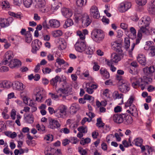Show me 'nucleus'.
Returning a JSON list of instances; mask_svg holds the SVG:
<instances>
[{"label":"nucleus","mask_w":155,"mask_h":155,"mask_svg":"<svg viewBox=\"0 0 155 155\" xmlns=\"http://www.w3.org/2000/svg\"><path fill=\"white\" fill-rule=\"evenodd\" d=\"M74 19L76 23L81 22L82 26L84 27L88 26L91 22L88 15L84 13L76 12L74 14Z\"/></svg>","instance_id":"1"},{"label":"nucleus","mask_w":155,"mask_h":155,"mask_svg":"<svg viewBox=\"0 0 155 155\" xmlns=\"http://www.w3.org/2000/svg\"><path fill=\"white\" fill-rule=\"evenodd\" d=\"M117 85L118 88L122 92L126 93L130 89L129 83L126 80L123 78L122 77L117 76Z\"/></svg>","instance_id":"2"},{"label":"nucleus","mask_w":155,"mask_h":155,"mask_svg":"<svg viewBox=\"0 0 155 155\" xmlns=\"http://www.w3.org/2000/svg\"><path fill=\"white\" fill-rule=\"evenodd\" d=\"M104 35L102 31L100 29H94L91 32V37L94 41L100 42L104 38Z\"/></svg>","instance_id":"3"},{"label":"nucleus","mask_w":155,"mask_h":155,"mask_svg":"<svg viewBox=\"0 0 155 155\" xmlns=\"http://www.w3.org/2000/svg\"><path fill=\"white\" fill-rule=\"evenodd\" d=\"M67 107L64 105H61L56 110L55 116L58 118H64L67 114Z\"/></svg>","instance_id":"4"},{"label":"nucleus","mask_w":155,"mask_h":155,"mask_svg":"<svg viewBox=\"0 0 155 155\" xmlns=\"http://www.w3.org/2000/svg\"><path fill=\"white\" fill-rule=\"evenodd\" d=\"M12 87L15 90L18 91H23L22 92L20 93L21 96H22L23 93L25 94H27L28 93L27 91L26 90H25V86L22 83L18 81H15L13 83Z\"/></svg>","instance_id":"5"},{"label":"nucleus","mask_w":155,"mask_h":155,"mask_svg":"<svg viewBox=\"0 0 155 155\" xmlns=\"http://www.w3.org/2000/svg\"><path fill=\"white\" fill-rule=\"evenodd\" d=\"M122 39L119 38L117 40V61H120L123 58V53L121 48L122 44Z\"/></svg>","instance_id":"6"},{"label":"nucleus","mask_w":155,"mask_h":155,"mask_svg":"<svg viewBox=\"0 0 155 155\" xmlns=\"http://www.w3.org/2000/svg\"><path fill=\"white\" fill-rule=\"evenodd\" d=\"M45 2V0H38L36 2L35 7L42 13L47 12L48 9L46 7Z\"/></svg>","instance_id":"7"},{"label":"nucleus","mask_w":155,"mask_h":155,"mask_svg":"<svg viewBox=\"0 0 155 155\" xmlns=\"http://www.w3.org/2000/svg\"><path fill=\"white\" fill-rule=\"evenodd\" d=\"M151 21L150 18L147 15L142 17L138 23L139 26H143L147 27L149 25Z\"/></svg>","instance_id":"8"},{"label":"nucleus","mask_w":155,"mask_h":155,"mask_svg":"<svg viewBox=\"0 0 155 155\" xmlns=\"http://www.w3.org/2000/svg\"><path fill=\"white\" fill-rule=\"evenodd\" d=\"M116 53H114L111 54L110 61H107V60H106L107 65L109 66H110V69L113 72L115 71L116 70V68L114 66V64H115L116 63Z\"/></svg>","instance_id":"9"},{"label":"nucleus","mask_w":155,"mask_h":155,"mask_svg":"<svg viewBox=\"0 0 155 155\" xmlns=\"http://www.w3.org/2000/svg\"><path fill=\"white\" fill-rule=\"evenodd\" d=\"M131 5L130 2H125L121 3L119 5L118 9L120 12H124L127 11L131 7Z\"/></svg>","instance_id":"10"},{"label":"nucleus","mask_w":155,"mask_h":155,"mask_svg":"<svg viewBox=\"0 0 155 155\" xmlns=\"http://www.w3.org/2000/svg\"><path fill=\"white\" fill-rule=\"evenodd\" d=\"M90 12L91 16L94 18L98 19L100 18V13L98 8L96 5L91 6Z\"/></svg>","instance_id":"11"},{"label":"nucleus","mask_w":155,"mask_h":155,"mask_svg":"<svg viewBox=\"0 0 155 155\" xmlns=\"http://www.w3.org/2000/svg\"><path fill=\"white\" fill-rule=\"evenodd\" d=\"M86 45L85 41H78L75 45V48L77 51L82 52L84 50Z\"/></svg>","instance_id":"12"},{"label":"nucleus","mask_w":155,"mask_h":155,"mask_svg":"<svg viewBox=\"0 0 155 155\" xmlns=\"http://www.w3.org/2000/svg\"><path fill=\"white\" fill-rule=\"evenodd\" d=\"M140 79H142L140 85V88L142 90H144L145 87L149 84L152 81V79L151 78L145 76L143 77L142 78H140Z\"/></svg>","instance_id":"13"},{"label":"nucleus","mask_w":155,"mask_h":155,"mask_svg":"<svg viewBox=\"0 0 155 155\" xmlns=\"http://www.w3.org/2000/svg\"><path fill=\"white\" fill-rule=\"evenodd\" d=\"M34 94L36 96V101L38 102H42V91L39 88H36L34 90Z\"/></svg>","instance_id":"14"},{"label":"nucleus","mask_w":155,"mask_h":155,"mask_svg":"<svg viewBox=\"0 0 155 155\" xmlns=\"http://www.w3.org/2000/svg\"><path fill=\"white\" fill-rule=\"evenodd\" d=\"M32 51L35 53L39 50L41 46V43L38 39H35L34 40L32 43Z\"/></svg>","instance_id":"15"},{"label":"nucleus","mask_w":155,"mask_h":155,"mask_svg":"<svg viewBox=\"0 0 155 155\" xmlns=\"http://www.w3.org/2000/svg\"><path fill=\"white\" fill-rule=\"evenodd\" d=\"M13 53L11 51H7L5 55L4 61L2 62L3 64L5 65L8 63V60L12 58L13 57Z\"/></svg>","instance_id":"16"},{"label":"nucleus","mask_w":155,"mask_h":155,"mask_svg":"<svg viewBox=\"0 0 155 155\" xmlns=\"http://www.w3.org/2000/svg\"><path fill=\"white\" fill-rule=\"evenodd\" d=\"M148 11L152 14H155V0H151L148 4Z\"/></svg>","instance_id":"17"},{"label":"nucleus","mask_w":155,"mask_h":155,"mask_svg":"<svg viewBox=\"0 0 155 155\" xmlns=\"http://www.w3.org/2000/svg\"><path fill=\"white\" fill-rule=\"evenodd\" d=\"M140 28L138 31L137 35L139 37H142V34L145 35H148L149 34L148 30L147 27L143 26H139Z\"/></svg>","instance_id":"18"},{"label":"nucleus","mask_w":155,"mask_h":155,"mask_svg":"<svg viewBox=\"0 0 155 155\" xmlns=\"http://www.w3.org/2000/svg\"><path fill=\"white\" fill-rule=\"evenodd\" d=\"M61 12L63 15L66 18H70L73 14L71 10L66 8H63L61 10Z\"/></svg>","instance_id":"19"},{"label":"nucleus","mask_w":155,"mask_h":155,"mask_svg":"<svg viewBox=\"0 0 155 155\" xmlns=\"http://www.w3.org/2000/svg\"><path fill=\"white\" fill-rule=\"evenodd\" d=\"M50 26L52 28H58L60 25V22L58 20L55 19L50 20L49 21Z\"/></svg>","instance_id":"20"},{"label":"nucleus","mask_w":155,"mask_h":155,"mask_svg":"<svg viewBox=\"0 0 155 155\" xmlns=\"http://www.w3.org/2000/svg\"><path fill=\"white\" fill-rule=\"evenodd\" d=\"M129 107V109L127 110V112L131 114L133 116H136L137 114V112L135 105H131Z\"/></svg>","instance_id":"21"},{"label":"nucleus","mask_w":155,"mask_h":155,"mask_svg":"<svg viewBox=\"0 0 155 155\" xmlns=\"http://www.w3.org/2000/svg\"><path fill=\"white\" fill-rule=\"evenodd\" d=\"M141 150V152L143 153H144L145 155H148L147 153H146V150H147V152H149V153H150L152 151V149L151 147L148 145L144 146L142 145L140 147Z\"/></svg>","instance_id":"22"},{"label":"nucleus","mask_w":155,"mask_h":155,"mask_svg":"<svg viewBox=\"0 0 155 155\" xmlns=\"http://www.w3.org/2000/svg\"><path fill=\"white\" fill-rule=\"evenodd\" d=\"M155 68L153 66H150L149 67H146L143 68V71L147 75H149L152 74L155 71Z\"/></svg>","instance_id":"23"},{"label":"nucleus","mask_w":155,"mask_h":155,"mask_svg":"<svg viewBox=\"0 0 155 155\" xmlns=\"http://www.w3.org/2000/svg\"><path fill=\"white\" fill-rule=\"evenodd\" d=\"M21 65V62L18 59H14L11 61L9 64V66L12 68Z\"/></svg>","instance_id":"24"},{"label":"nucleus","mask_w":155,"mask_h":155,"mask_svg":"<svg viewBox=\"0 0 155 155\" xmlns=\"http://www.w3.org/2000/svg\"><path fill=\"white\" fill-rule=\"evenodd\" d=\"M137 60L142 65H145L146 64V59L145 56L143 54H139L137 58Z\"/></svg>","instance_id":"25"},{"label":"nucleus","mask_w":155,"mask_h":155,"mask_svg":"<svg viewBox=\"0 0 155 155\" xmlns=\"http://www.w3.org/2000/svg\"><path fill=\"white\" fill-rule=\"evenodd\" d=\"M60 125L58 121L54 120H51L49 122V127L50 128L54 129L56 127H59Z\"/></svg>","instance_id":"26"},{"label":"nucleus","mask_w":155,"mask_h":155,"mask_svg":"<svg viewBox=\"0 0 155 155\" xmlns=\"http://www.w3.org/2000/svg\"><path fill=\"white\" fill-rule=\"evenodd\" d=\"M0 25L2 28H5L8 26L10 24L8 19L0 18Z\"/></svg>","instance_id":"27"},{"label":"nucleus","mask_w":155,"mask_h":155,"mask_svg":"<svg viewBox=\"0 0 155 155\" xmlns=\"http://www.w3.org/2000/svg\"><path fill=\"white\" fill-rule=\"evenodd\" d=\"M100 74L103 79H107L109 78V73L105 69L101 68L100 70Z\"/></svg>","instance_id":"28"},{"label":"nucleus","mask_w":155,"mask_h":155,"mask_svg":"<svg viewBox=\"0 0 155 155\" xmlns=\"http://www.w3.org/2000/svg\"><path fill=\"white\" fill-rule=\"evenodd\" d=\"M80 107L78 104L76 103L72 104L70 107L71 112L72 113H76L79 109Z\"/></svg>","instance_id":"29"},{"label":"nucleus","mask_w":155,"mask_h":155,"mask_svg":"<svg viewBox=\"0 0 155 155\" xmlns=\"http://www.w3.org/2000/svg\"><path fill=\"white\" fill-rule=\"evenodd\" d=\"M127 117L126 115L124 114H117V123H122L124 118Z\"/></svg>","instance_id":"30"},{"label":"nucleus","mask_w":155,"mask_h":155,"mask_svg":"<svg viewBox=\"0 0 155 155\" xmlns=\"http://www.w3.org/2000/svg\"><path fill=\"white\" fill-rule=\"evenodd\" d=\"M59 48L61 50L65 49L66 46V43L65 40L63 38H60L59 39Z\"/></svg>","instance_id":"31"},{"label":"nucleus","mask_w":155,"mask_h":155,"mask_svg":"<svg viewBox=\"0 0 155 155\" xmlns=\"http://www.w3.org/2000/svg\"><path fill=\"white\" fill-rule=\"evenodd\" d=\"M25 120L26 122L29 123H32L34 122V117L32 114H29L25 118Z\"/></svg>","instance_id":"32"},{"label":"nucleus","mask_w":155,"mask_h":155,"mask_svg":"<svg viewBox=\"0 0 155 155\" xmlns=\"http://www.w3.org/2000/svg\"><path fill=\"white\" fill-rule=\"evenodd\" d=\"M77 6L80 7L85 6L87 2V0H76Z\"/></svg>","instance_id":"33"},{"label":"nucleus","mask_w":155,"mask_h":155,"mask_svg":"<svg viewBox=\"0 0 155 155\" xmlns=\"http://www.w3.org/2000/svg\"><path fill=\"white\" fill-rule=\"evenodd\" d=\"M134 142L135 145L139 147H140L142 144L143 140L140 137H138L135 138L134 140Z\"/></svg>","instance_id":"34"},{"label":"nucleus","mask_w":155,"mask_h":155,"mask_svg":"<svg viewBox=\"0 0 155 155\" xmlns=\"http://www.w3.org/2000/svg\"><path fill=\"white\" fill-rule=\"evenodd\" d=\"M62 34V31L60 30L54 31L52 32V35L55 38L60 36Z\"/></svg>","instance_id":"35"},{"label":"nucleus","mask_w":155,"mask_h":155,"mask_svg":"<svg viewBox=\"0 0 155 155\" xmlns=\"http://www.w3.org/2000/svg\"><path fill=\"white\" fill-rule=\"evenodd\" d=\"M134 100V98L132 97L131 96L125 103V106L126 107H128L130 106L131 105H134L133 104V103Z\"/></svg>","instance_id":"36"},{"label":"nucleus","mask_w":155,"mask_h":155,"mask_svg":"<svg viewBox=\"0 0 155 155\" xmlns=\"http://www.w3.org/2000/svg\"><path fill=\"white\" fill-rule=\"evenodd\" d=\"M2 8L3 9L8 10L10 8L9 2L7 1H3L2 3Z\"/></svg>","instance_id":"37"},{"label":"nucleus","mask_w":155,"mask_h":155,"mask_svg":"<svg viewBox=\"0 0 155 155\" xmlns=\"http://www.w3.org/2000/svg\"><path fill=\"white\" fill-rule=\"evenodd\" d=\"M123 97L122 94H117V103L119 104H122L123 102Z\"/></svg>","instance_id":"38"},{"label":"nucleus","mask_w":155,"mask_h":155,"mask_svg":"<svg viewBox=\"0 0 155 155\" xmlns=\"http://www.w3.org/2000/svg\"><path fill=\"white\" fill-rule=\"evenodd\" d=\"M3 88H9L12 86L13 83L9 81H3Z\"/></svg>","instance_id":"39"},{"label":"nucleus","mask_w":155,"mask_h":155,"mask_svg":"<svg viewBox=\"0 0 155 155\" xmlns=\"http://www.w3.org/2000/svg\"><path fill=\"white\" fill-rule=\"evenodd\" d=\"M77 34L79 37V38L78 39V41H85V35H84V34H82L81 31H78Z\"/></svg>","instance_id":"40"},{"label":"nucleus","mask_w":155,"mask_h":155,"mask_svg":"<svg viewBox=\"0 0 155 155\" xmlns=\"http://www.w3.org/2000/svg\"><path fill=\"white\" fill-rule=\"evenodd\" d=\"M124 43L125 48L126 49H128L130 45V40L129 38L126 37L124 38Z\"/></svg>","instance_id":"41"},{"label":"nucleus","mask_w":155,"mask_h":155,"mask_svg":"<svg viewBox=\"0 0 155 155\" xmlns=\"http://www.w3.org/2000/svg\"><path fill=\"white\" fill-rule=\"evenodd\" d=\"M86 54H92L93 53L94 50L90 47L86 46L84 50Z\"/></svg>","instance_id":"42"},{"label":"nucleus","mask_w":155,"mask_h":155,"mask_svg":"<svg viewBox=\"0 0 155 155\" xmlns=\"http://www.w3.org/2000/svg\"><path fill=\"white\" fill-rule=\"evenodd\" d=\"M73 22L71 19H68L65 21L64 25L65 28H67L73 25Z\"/></svg>","instance_id":"43"},{"label":"nucleus","mask_w":155,"mask_h":155,"mask_svg":"<svg viewBox=\"0 0 155 155\" xmlns=\"http://www.w3.org/2000/svg\"><path fill=\"white\" fill-rule=\"evenodd\" d=\"M60 77L58 76H56L55 78L52 79L50 81L51 84L53 86L57 85V84L58 81V79Z\"/></svg>","instance_id":"44"},{"label":"nucleus","mask_w":155,"mask_h":155,"mask_svg":"<svg viewBox=\"0 0 155 155\" xmlns=\"http://www.w3.org/2000/svg\"><path fill=\"white\" fill-rule=\"evenodd\" d=\"M32 38L31 37V35L29 33H27L26 34L25 36V41L28 43H30L32 40Z\"/></svg>","instance_id":"45"},{"label":"nucleus","mask_w":155,"mask_h":155,"mask_svg":"<svg viewBox=\"0 0 155 155\" xmlns=\"http://www.w3.org/2000/svg\"><path fill=\"white\" fill-rule=\"evenodd\" d=\"M32 0H23V4L27 8L30 7L32 3Z\"/></svg>","instance_id":"46"},{"label":"nucleus","mask_w":155,"mask_h":155,"mask_svg":"<svg viewBox=\"0 0 155 155\" xmlns=\"http://www.w3.org/2000/svg\"><path fill=\"white\" fill-rule=\"evenodd\" d=\"M141 81H142V79L139 78L138 80L137 81H136L132 82V85L133 87L136 88L137 86H139L140 87V84L141 83Z\"/></svg>","instance_id":"47"},{"label":"nucleus","mask_w":155,"mask_h":155,"mask_svg":"<svg viewBox=\"0 0 155 155\" xmlns=\"http://www.w3.org/2000/svg\"><path fill=\"white\" fill-rule=\"evenodd\" d=\"M78 129L79 132H81L83 133H87V128L85 126L80 127Z\"/></svg>","instance_id":"48"},{"label":"nucleus","mask_w":155,"mask_h":155,"mask_svg":"<svg viewBox=\"0 0 155 155\" xmlns=\"http://www.w3.org/2000/svg\"><path fill=\"white\" fill-rule=\"evenodd\" d=\"M137 5L140 6H143L147 3V0H136Z\"/></svg>","instance_id":"49"},{"label":"nucleus","mask_w":155,"mask_h":155,"mask_svg":"<svg viewBox=\"0 0 155 155\" xmlns=\"http://www.w3.org/2000/svg\"><path fill=\"white\" fill-rule=\"evenodd\" d=\"M96 126L99 127H101L104 126V124L103 123L101 118H99L97 119Z\"/></svg>","instance_id":"50"},{"label":"nucleus","mask_w":155,"mask_h":155,"mask_svg":"<svg viewBox=\"0 0 155 155\" xmlns=\"http://www.w3.org/2000/svg\"><path fill=\"white\" fill-rule=\"evenodd\" d=\"M91 140L90 138H87L85 139L84 138L80 141L81 144L84 145L86 144H87L91 142Z\"/></svg>","instance_id":"51"},{"label":"nucleus","mask_w":155,"mask_h":155,"mask_svg":"<svg viewBox=\"0 0 155 155\" xmlns=\"http://www.w3.org/2000/svg\"><path fill=\"white\" fill-rule=\"evenodd\" d=\"M123 144L125 147H128L129 146H131V140L130 138L128 139V141L124 140L123 142Z\"/></svg>","instance_id":"52"},{"label":"nucleus","mask_w":155,"mask_h":155,"mask_svg":"<svg viewBox=\"0 0 155 155\" xmlns=\"http://www.w3.org/2000/svg\"><path fill=\"white\" fill-rule=\"evenodd\" d=\"M58 94V95H55V94H54L51 93H49V94L51 95V98L54 100H56V99L58 98L59 97L62 96V94H61L59 93Z\"/></svg>","instance_id":"53"},{"label":"nucleus","mask_w":155,"mask_h":155,"mask_svg":"<svg viewBox=\"0 0 155 155\" xmlns=\"http://www.w3.org/2000/svg\"><path fill=\"white\" fill-rule=\"evenodd\" d=\"M57 94H68V92L65 89H62L61 88H60L59 89H58L57 91Z\"/></svg>","instance_id":"54"},{"label":"nucleus","mask_w":155,"mask_h":155,"mask_svg":"<svg viewBox=\"0 0 155 155\" xmlns=\"http://www.w3.org/2000/svg\"><path fill=\"white\" fill-rule=\"evenodd\" d=\"M84 99L85 100H89L91 102H93L94 100V98L93 97L87 94L84 95Z\"/></svg>","instance_id":"55"},{"label":"nucleus","mask_w":155,"mask_h":155,"mask_svg":"<svg viewBox=\"0 0 155 155\" xmlns=\"http://www.w3.org/2000/svg\"><path fill=\"white\" fill-rule=\"evenodd\" d=\"M137 38L136 39L135 43H134L132 46V47H131V50H133V49L134 48V47L135 46V45L139 43L142 37H140L139 36H138L137 35Z\"/></svg>","instance_id":"56"},{"label":"nucleus","mask_w":155,"mask_h":155,"mask_svg":"<svg viewBox=\"0 0 155 155\" xmlns=\"http://www.w3.org/2000/svg\"><path fill=\"white\" fill-rule=\"evenodd\" d=\"M150 54L152 57L155 56V47L153 46L151 47L150 49Z\"/></svg>","instance_id":"57"},{"label":"nucleus","mask_w":155,"mask_h":155,"mask_svg":"<svg viewBox=\"0 0 155 155\" xmlns=\"http://www.w3.org/2000/svg\"><path fill=\"white\" fill-rule=\"evenodd\" d=\"M36 128L38 130L40 131H43L45 130V127L43 125L40 126L39 124H38L36 125Z\"/></svg>","instance_id":"58"},{"label":"nucleus","mask_w":155,"mask_h":155,"mask_svg":"<svg viewBox=\"0 0 155 155\" xmlns=\"http://www.w3.org/2000/svg\"><path fill=\"white\" fill-rule=\"evenodd\" d=\"M42 71L44 74H49L51 71V70L50 68L48 67H46L45 68H43Z\"/></svg>","instance_id":"59"},{"label":"nucleus","mask_w":155,"mask_h":155,"mask_svg":"<svg viewBox=\"0 0 155 155\" xmlns=\"http://www.w3.org/2000/svg\"><path fill=\"white\" fill-rule=\"evenodd\" d=\"M126 118V124H130L133 122V119L132 117L129 116H127Z\"/></svg>","instance_id":"60"},{"label":"nucleus","mask_w":155,"mask_h":155,"mask_svg":"<svg viewBox=\"0 0 155 155\" xmlns=\"http://www.w3.org/2000/svg\"><path fill=\"white\" fill-rule=\"evenodd\" d=\"M78 152L81 155H86L87 153L86 150L81 148H79Z\"/></svg>","instance_id":"61"},{"label":"nucleus","mask_w":155,"mask_h":155,"mask_svg":"<svg viewBox=\"0 0 155 155\" xmlns=\"http://www.w3.org/2000/svg\"><path fill=\"white\" fill-rule=\"evenodd\" d=\"M130 31L131 34L133 35L134 38H135L136 36V31L135 29L133 27H131L130 28Z\"/></svg>","instance_id":"62"},{"label":"nucleus","mask_w":155,"mask_h":155,"mask_svg":"<svg viewBox=\"0 0 155 155\" xmlns=\"http://www.w3.org/2000/svg\"><path fill=\"white\" fill-rule=\"evenodd\" d=\"M103 94L105 97V98H108L109 97V90L106 89L103 91Z\"/></svg>","instance_id":"63"},{"label":"nucleus","mask_w":155,"mask_h":155,"mask_svg":"<svg viewBox=\"0 0 155 155\" xmlns=\"http://www.w3.org/2000/svg\"><path fill=\"white\" fill-rule=\"evenodd\" d=\"M16 111L14 109H12L11 113V117L13 120L15 119V116L16 115Z\"/></svg>","instance_id":"64"}]
</instances>
